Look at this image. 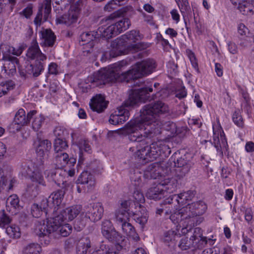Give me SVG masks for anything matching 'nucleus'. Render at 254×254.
Returning <instances> with one entry per match:
<instances>
[{
    "instance_id": "46",
    "label": "nucleus",
    "mask_w": 254,
    "mask_h": 254,
    "mask_svg": "<svg viewBox=\"0 0 254 254\" xmlns=\"http://www.w3.org/2000/svg\"><path fill=\"white\" fill-rule=\"evenodd\" d=\"M68 147L67 143L65 139L56 138L54 142V150L55 152L64 151L63 150Z\"/></svg>"
},
{
    "instance_id": "57",
    "label": "nucleus",
    "mask_w": 254,
    "mask_h": 254,
    "mask_svg": "<svg viewBox=\"0 0 254 254\" xmlns=\"http://www.w3.org/2000/svg\"><path fill=\"white\" fill-rule=\"evenodd\" d=\"M134 220L141 225H144L147 221L148 217L146 214L140 215L139 214H134Z\"/></svg>"
},
{
    "instance_id": "59",
    "label": "nucleus",
    "mask_w": 254,
    "mask_h": 254,
    "mask_svg": "<svg viewBox=\"0 0 254 254\" xmlns=\"http://www.w3.org/2000/svg\"><path fill=\"white\" fill-rule=\"evenodd\" d=\"M96 251H99L101 254H110L112 253L109 247L104 242L100 244L99 249Z\"/></svg>"
},
{
    "instance_id": "25",
    "label": "nucleus",
    "mask_w": 254,
    "mask_h": 254,
    "mask_svg": "<svg viewBox=\"0 0 254 254\" xmlns=\"http://www.w3.org/2000/svg\"><path fill=\"white\" fill-rule=\"evenodd\" d=\"M65 192L63 190H59L53 192L48 197L50 202L54 204V212H58L60 205L63 200Z\"/></svg>"
},
{
    "instance_id": "7",
    "label": "nucleus",
    "mask_w": 254,
    "mask_h": 254,
    "mask_svg": "<svg viewBox=\"0 0 254 254\" xmlns=\"http://www.w3.org/2000/svg\"><path fill=\"white\" fill-rule=\"evenodd\" d=\"M207 209L206 204L202 200H198L190 203L187 204L183 207V214L184 217H188L189 221L187 223L191 226L194 224H199L203 221V217L197 218V216L204 214Z\"/></svg>"
},
{
    "instance_id": "14",
    "label": "nucleus",
    "mask_w": 254,
    "mask_h": 254,
    "mask_svg": "<svg viewBox=\"0 0 254 254\" xmlns=\"http://www.w3.org/2000/svg\"><path fill=\"white\" fill-rule=\"evenodd\" d=\"M26 56L28 59L36 60V61H44L47 59L46 56L43 54L40 49L36 38L32 40L27 49Z\"/></svg>"
},
{
    "instance_id": "39",
    "label": "nucleus",
    "mask_w": 254,
    "mask_h": 254,
    "mask_svg": "<svg viewBox=\"0 0 254 254\" xmlns=\"http://www.w3.org/2000/svg\"><path fill=\"white\" fill-rule=\"evenodd\" d=\"M41 251L40 245L37 243H31L25 247L23 252L24 254H40Z\"/></svg>"
},
{
    "instance_id": "33",
    "label": "nucleus",
    "mask_w": 254,
    "mask_h": 254,
    "mask_svg": "<svg viewBox=\"0 0 254 254\" xmlns=\"http://www.w3.org/2000/svg\"><path fill=\"white\" fill-rule=\"evenodd\" d=\"M53 205L50 202L49 199L46 198L43 199L39 205L42 209L43 212L46 214V215H51V217L54 216H57L58 212H54Z\"/></svg>"
},
{
    "instance_id": "17",
    "label": "nucleus",
    "mask_w": 254,
    "mask_h": 254,
    "mask_svg": "<svg viewBox=\"0 0 254 254\" xmlns=\"http://www.w3.org/2000/svg\"><path fill=\"white\" fill-rule=\"evenodd\" d=\"M81 210L80 205H73L63 210L56 216L59 217V220L71 221L76 218Z\"/></svg>"
},
{
    "instance_id": "63",
    "label": "nucleus",
    "mask_w": 254,
    "mask_h": 254,
    "mask_svg": "<svg viewBox=\"0 0 254 254\" xmlns=\"http://www.w3.org/2000/svg\"><path fill=\"white\" fill-rule=\"evenodd\" d=\"M58 65L55 63H51L48 67V72L51 74H57L58 71L57 69Z\"/></svg>"
},
{
    "instance_id": "18",
    "label": "nucleus",
    "mask_w": 254,
    "mask_h": 254,
    "mask_svg": "<svg viewBox=\"0 0 254 254\" xmlns=\"http://www.w3.org/2000/svg\"><path fill=\"white\" fill-rule=\"evenodd\" d=\"M55 162L56 167L61 168L66 164H69L70 167L73 166L76 163V159L74 158H69L68 155L66 153L61 151L55 152Z\"/></svg>"
},
{
    "instance_id": "20",
    "label": "nucleus",
    "mask_w": 254,
    "mask_h": 254,
    "mask_svg": "<svg viewBox=\"0 0 254 254\" xmlns=\"http://www.w3.org/2000/svg\"><path fill=\"white\" fill-rule=\"evenodd\" d=\"M77 185H83L86 187L87 191L93 190L95 185L94 177L88 171H83L76 181Z\"/></svg>"
},
{
    "instance_id": "36",
    "label": "nucleus",
    "mask_w": 254,
    "mask_h": 254,
    "mask_svg": "<svg viewBox=\"0 0 254 254\" xmlns=\"http://www.w3.org/2000/svg\"><path fill=\"white\" fill-rule=\"evenodd\" d=\"M47 177L50 179H51L54 181L59 186H61V185H64V182H65L64 180V177L62 175V171H51L49 173Z\"/></svg>"
},
{
    "instance_id": "1",
    "label": "nucleus",
    "mask_w": 254,
    "mask_h": 254,
    "mask_svg": "<svg viewBox=\"0 0 254 254\" xmlns=\"http://www.w3.org/2000/svg\"><path fill=\"white\" fill-rule=\"evenodd\" d=\"M168 105L158 101L143 106L139 118L128 122L124 131L133 142H142L147 138H152L161 133L162 123L159 116L168 113Z\"/></svg>"
},
{
    "instance_id": "29",
    "label": "nucleus",
    "mask_w": 254,
    "mask_h": 254,
    "mask_svg": "<svg viewBox=\"0 0 254 254\" xmlns=\"http://www.w3.org/2000/svg\"><path fill=\"white\" fill-rule=\"evenodd\" d=\"M78 18L77 13L74 11H71L68 13H65L56 18V21L59 24H65L70 25L71 24L76 21Z\"/></svg>"
},
{
    "instance_id": "4",
    "label": "nucleus",
    "mask_w": 254,
    "mask_h": 254,
    "mask_svg": "<svg viewBox=\"0 0 254 254\" xmlns=\"http://www.w3.org/2000/svg\"><path fill=\"white\" fill-rule=\"evenodd\" d=\"M168 145L162 141L153 142L150 145L138 148L135 152V157L139 161L145 162L153 161L158 158L163 160L171 153Z\"/></svg>"
},
{
    "instance_id": "37",
    "label": "nucleus",
    "mask_w": 254,
    "mask_h": 254,
    "mask_svg": "<svg viewBox=\"0 0 254 254\" xmlns=\"http://www.w3.org/2000/svg\"><path fill=\"white\" fill-rule=\"evenodd\" d=\"M6 233L9 237L13 239L19 238L21 236L19 227L14 224L7 226L6 228Z\"/></svg>"
},
{
    "instance_id": "10",
    "label": "nucleus",
    "mask_w": 254,
    "mask_h": 254,
    "mask_svg": "<svg viewBox=\"0 0 254 254\" xmlns=\"http://www.w3.org/2000/svg\"><path fill=\"white\" fill-rule=\"evenodd\" d=\"M174 163V166L177 167L176 170L178 176L181 178H183L188 173L191 167L190 162L185 160L184 158L180 156V153H175L169 159L167 165Z\"/></svg>"
},
{
    "instance_id": "15",
    "label": "nucleus",
    "mask_w": 254,
    "mask_h": 254,
    "mask_svg": "<svg viewBox=\"0 0 254 254\" xmlns=\"http://www.w3.org/2000/svg\"><path fill=\"white\" fill-rule=\"evenodd\" d=\"M129 116L128 110L122 106L110 115L109 122L114 125L122 124L128 119Z\"/></svg>"
},
{
    "instance_id": "40",
    "label": "nucleus",
    "mask_w": 254,
    "mask_h": 254,
    "mask_svg": "<svg viewBox=\"0 0 254 254\" xmlns=\"http://www.w3.org/2000/svg\"><path fill=\"white\" fill-rule=\"evenodd\" d=\"M183 207L180 209L179 210L176 211L173 213H171L170 216V219L174 223H179L180 221L185 220L186 222L189 221L188 217H184V215L183 214Z\"/></svg>"
},
{
    "instance_id": "28",
    "label": "nucleus",
    "mask_w": 254,
    "mask_h": 254,
    "mask_svg": "<svg viewBox=\"0 0 254 254\" xmlns=\"http://www.w3.org/2000/svg\"><path fill=\"white\" fill-rule=\"evenodd\" d=\"M43 61H35L34 64H28L26 67V71L28 74L36 77L39 76L44 70Z\"/></svg>"
},
{
    "instance_id": "27",
    "label": "nucleus",
    "mask_w": 254,
    "mask_h": 254,
    "mask_svg": "<svg viewBox=\"0 0 254 254\" xmlns=\"http://www.w3.org/2000/svg\"><path fill=\"white\" fill-rule=\"evenodd\" d=\"M159 184L163 188V191H166L168 193L173 192L177 187V180L173 178H166L164 180H161Z\"/></svg>"
},
{
    "instance_id": "53",
    "label": "nucleus",
    "mask_w": 254,
    "mask_h": 254,
    "mask_svg": "<svg viewBox=\"0 0 254 254\" xmlns=\"http://www.w3.org/2000/svg\"><path fill=\"white\" fill-rule=\"evenodd\" d=\"M31 212L34 217L38 218L41 216L43 211L38 204L34 203L31 206Z\"/></svg>"
},
{
    "instance_id": "54",
    "label": "nucleus",
    "mask_w": 254,
    "mask_h": 254,
    "mask_svg": "<svg viewBox=\"0 0 254 254\" xmlns=\"http://www.w3.org/2000/svg\"><path fill=\"white\" fill-rule=\"evenodd\" d=\"M232 119L235 124L239 127H242L243 126V120L239 111L234 112L233 114Z\"/></svg>"
},
{
    "instance_id": "49",
    "label": "nucleus",
    "mask_w": 254,
    "mask_h": 254,
    "mask_svg": "<svg viewBox=\"0 0 254 254\" xmlns=\"http://www.w3.org/2000/svg\"><path fill=\"white\" fill-rule=\"evenodd\" d=\"M114 229L113 225L109 220H104L102 223L101 232L104 236L107 235L108 232Z\"/></svg>"
},
{
    "instance_id": "56",
    "label": "nucleus",
    "mask_w": 254,
    "mask_h": 254,
    "mask_svg": "<svg viewBox=\"0 0 254 254\" xmlns=\"http://www.w3.org/2000/svg\"><path fill=\"white\" fill-rule=\"evenodd\" d=\"M0 227H3L5 225L8 224L11 221L9 217L5 214L4 210L0 211Z\"/></svg>"
},
{
    "instance_id": "31",
    "label": "nucleus",
    "mask_w": 254,
    "mask_h": 254,
    "mask_svg": "<svg viewBox=\"0 0 254 254\" xmlns=\"http://www.w3.org/2000/svg\"><path fill=\"white\" fill-rule=\"evenodd\" d=\"M91 247V242L88 237L81 239L76 248L77 254H87Z\"/></svg>"
},
{
    "instance_id": "13",
    "label": "nucleus",
    "mask_w": 254,
    "mask_h": 254,
    "mask_svg": "<svg viewBox=\"0 0 254 254\" xmlns=\"http://www.w3.org/2000/svg\"><path fill=\"white\" fill-rule=\"evenodd\" d=\"M195 194L193 191L189 190L178 194H174L164 200V204H172L174 202H177L179 205L188 204L194 198Z\"/></svg>"
},
{
    "instance_id": "5",
    "label": "nucleus",
    "mask_w": 254,
    "mask_h": 254,
    "mask_svg": "<svg viewBox=\"0 0 254 254\" xmlns=\"http://www.w3.org/2000/svg\"><path fill=\"white\" fill-rule=\"evenodd\" d=\"M140 39V35L138 31L131 30L127 32L119 39H117L112 42L111 46L113 49L110 51V56L113 57L118 56L119 55L115 54L114 51L115 50H118L121 45L128 47V49L132 52H137L146 49L147 45L144 43L132 44L135 43Z\"/></svg>"
},
{
    "instance_id": "41",
    "label": "nucleus",
    "mask_w": 254,
    "mask_h": 254,
    "mask_svg": "<svg viewBox=\"0 0 254 254\" xmlns=\"http://www.w3.org/2000/svg\"><path fill=\"white\" fill-rule=\"evenodd\" d=\"M6 204L7 206L10 205L14 209L18 210H20L22 207L20 204L19 199L16 194L9 196L7 199Z\"/></svg>"
},
{
    "instance_id": "42",
    "label": "nucleus",
    "mask_w": 254,
    "mask_h": 254,
    "mask_svg": "<svg viewBox=\"0 0 254 254\" xmlns=\"http://www.w3.org/2000/svg\"><path fill=\"white\" fill-rule=\"evenodd\" d=\"M104 237L109 241L117 244H119L123 240L122 235L114 229L108 232L107 235H104Z\"/></svg>"
},
{
    "instance_id": "44",
    "label": "nucleus",
    "mask_w": 254,
    "mask_h": 254,
    "mask_svg": "<svg viewBox=\"0 0 254 254\" xmlns=\"http://www.w3.org/2000/svg\"><path fill=\"white\" fill-rule=\"evenodd\" d=\"M14 85V82L11 80L1 83L0 84V97L5 95L8 91L12 89Z\"/></svg>"
},
{
    "instance_id": "34",
    "label": "nucleus",
    "mask_w": 254,
    "mask_h": 254,
    "mask_svg": "<svg viewBox=\"0 0 254 254\" xmlns=\"http://www.w3.org/2000/svg\"><path fill=\"white\" fill-rule=\"evenodd\" d=\"M98 38L99 34L98 32H83L80 35L79 42H85V43L82 44L83 45L87 44L92 46V43H90V42Z\"/></svg>"
},
{
    "instance_id": "12",
    "label": "nucleus",
    "mask_w": 254,
    "mask_h": 254,
    "mask_svg": "<svg viewBox=\"0 0 254 254\" xmlns=\"http://www.w3.org/2000/svg\"><path fill=\"white\" fill-rule=\"evenodd\" d=\"M83 213L91 221L96 222L100 220L103 215L104 208L100 202L91 203L85 206Z\"/></svg>"
},
{
    "instance_id": "43",
    "label": "nucleus",
    "mask_w": 254,
    "mask_h": 254,
    "mask_svg": "<svg viewBox=\"0 0 254 254\" xmlns=\"http://www.w3.org/2000/svg\"><path fill=\"white\" fill-rule=\"evenodd\" d=\"M190 238L194 242L195 241H202L205 244H207L206 237L202 236V230L199 227H196L193 229V234Z\"/></svg>"
},
{
    "instance_id": "58",
    "label": "nucleus",
    "mask_w": 254,
    "mask_h": 254,
    "mask_svg": "<svg viewBox=\"0 0 254 254\" xmlns=\"http://www.w3.org/2000/svg\"><path fill=\"white\" fill-rule=\"evenodd\" d=\"M33 13V6L31 4H29L22 11L19 12V14L24 16L25 18H29Z\"/></svg>"
},
{
    "instance_id": "61",
    "label": "nucleus",
    "mask_w": 254,
    "mask_h": 254,
    "mask_svg": "<svg viewBox=\"0 0 254 254\" xmlns=\"http://www.w3.org/2000/svg\"><path fill=\"white\" fill-rule=\"evenodd\" d=\"M119 5L118 4L117 1H115V0H112L104 6V9L105 11L110 12L116 8Z\"/></svg>"
},
{
    "instance_id": "35",
    "label": "nucleus",
    "mask_w": 254,
    "mask_h": 254,
    "mask_svg": "<svg viewBox=\"0 0 254 254\" xmlns=\"http://www.w3.org/2000/svg\"><path fill=\"white\" fill-rule=\"evenodd\" d=\"M38 168L31 161L24 162L21 165V173L24 175H28L29 177Z\"/></svg>"
},
{
    "instance_id": "62",
    "label": "nucleus",
    "mask_w": 254,
    "mask_h": 254,
    "mask_svg": "<svg viewBox=\"0 0 254 254\" xmlns=\"http://www.w3.org/2000/svg\"><path fill=\"white\" fill-rule=\"evenodd\" d=\"M186 52L192 66L195 68L197 67V63L196 62V60L194 54L189 50H187Z\"/></svg>"
},
{
    "instance_id": "2",
    "label": "nucleus",
    "mask_w": 254,
    "mask_h": 254,
    "mask_svg": "<svg viewBox=\"0 0 254 254\" xmlns=\"http://www.w3.org/2000/svg\"><path fill=\"white\" fill-rule=\"evenodd\" d=\"M156 66L153 59H147L137 63L134 66L127 71L121 72L120 64H116L108 69L99 71L96 78L103 84L115 82H131L134 86L140 87L144 83L141 78L142 76L151 74Z\"/></svg>"
},
{
    "instance_id": "24",
    "label": "nucleus",
    "mask_w": 254,
    "mask_h": 254,
    "mask_svg": "<svg viewBox=\"0 0 254 254\" xmlns=\"http://www.w3.org/2000/svg\"><path fill=\"white\" fill-rule=\"evenodd\" d=\"M52 148L51 142L47 139L39 140L36 146V152L38 156L44 157L48 156Z\"/></svg>"
},
{
    "instance_id": "45",
    "label": "nucleus",
    "mask_w": 254,
    "mask_h": 254,
    "mask_svg": "<svg viewBox=\"0 0 254 254\" xmlns=\"http://www.w3.org/2000/svg\"><path fill=\"white\" fill-rule=\"evenodd\" d=\"M75 144L78 146L80 152L84 151L89 153L91 152V149L90 145L89 144L88 141L85 139H79L75 142Z\"/></svg>"
},
{
    "instance_id": "55",
    "label": "nucleus",
    "mask_w": 254,
    "mask_h": 254,
    "mask_svg": "<svg viewBox=\"0 0 254 254\" xmlns=\"http://www.w3.org/2000/svg\"><path fill=\"white\" fill-rule=\"evenodd\" d=\"M177 236V233L175 231L169 230L164 234L163 241L165 243H169L174 240Z\"/></svg>"
},
{
    "instance_id": "48",
    "label": "nucleus",
    "mask_w": 254,
    "mask_h": 254,
    "mask_svg": "<svg viewBox=\"0 0 254 254\" xmlns=\"http://www.w3.org/2000/svg\"><path fill=\"white\" fill-rule=\"evenodd\" d=\"M194 244V242L190 238L189 239L187 237L183 238L179 244V247L182 250H187L192 247Z\"/></svg>"
},
{
    "instance_id": "52",
    "label": "nucleus",
    "mask_w": 254,
    "mask_h": 254,
    "mask_svg": "<svg viewBox=\"0 0 254 254\" xmlns=\"http://www.w3.org/2000/svg\"><path fill=\"white\" fill-rule=\"evenodd\" d=\"M44 122V118L41 116H35L32 121V126L33 129L35 131L38 130Z\"/></svg>"
},
{
    "instance_id": "64",
    "label": "nucleus",
    "mask_w": 254,
    "mask_h": 254,
    "mask_svg": "<svg viewBox=\"0 0 254 254\" xmlns=\"http://www.w3.org/2000/svg\"><path fill=\"white\" fill-rule=\"evenodd\" d=\"M228 50L230 53L235 54L238 52L237 45L233 42H229L228 43Z\"/></svg>"
},
{
    "instance_id": "6",
    "label": "nucleus",
    "mask_w": 254,
    "mask_h": 254,
    "mask_svg": "<svg viewBox=\"0 0 254 254\" xmlns=\"http://www.w3.org/2000/svg\"><path fill=\"white\" fill-rule=\"evenodd\" d=\"M132 11L133 8L131 6L124 7L111 13L110 15L104 17L101 20V24L105 26L106 24L111 23L112 25L114 27L116 34L118 35L127 29L130 25L129 19L120 18V17L131 12Z\"/></svg>"
},
{
    "instance_id": "60",
    "label": "nucleus",
    "mask_w": 254,
    "mask_h": 254,
    "mask_svg": "<svg viewBox=\"0 0 254 254\" xmlns=\"http://www.w3.org/2000/svg\"><path fill=\"white\" fill-rule=\"evenodd\" d=\"M133 197L135 201L139 203L144 201V197L143 194L138 190H135L133 193Z\"/></svg>"
},
{
    "instance_id": "3",
    "label": "nucleus",
    "mask_w": 254,
    "mask_h": 254,
    "mask_svg": "<svg viewBox=\"0 0 254 254\" xmlns=\"http://www.w3.org/2000/svg\"><path fill=\"white\" fill-rule=\"evenodd\" d=\"M64 221L54 216L47 218L46 221H37L35 224L34 233L40 238L52 234L55 237H67L71 233L72 227L68 224L64 225Z\"/></svg>"
},
{
    "instance_id": "9",
    "label": "nucleus",
    "mask_w": 254,
    "mask_h": 254,
    "mask_svg": "<svg viewBox=\"0 0 254 254\" xmlns=\"http://www.w3.org/2000/svg\"><path fill=\"white\" fill-rule=\"evenodd\" d=\"M171 172V168L166 163L162 162L161 164L153 163L149 165L144 171V176L146 179H156L168 174Z\"/></svg>"
},
{
    "instance_id": "8",
    "label": "nucleus",
    "mask_w": 254,
    "mask_h": 254,
    "mask_svg": "<svg viewBox=\"0 0 254 254\" xmlns=\"http://www.w3.org/2000/svg\"><path fill=\"white\" fill-rule=\"evenodd\" d=\"M152 91L153 88L151 87H142L139 89H134L132 90L128 98L124 102V105L125 107H134L139 102L145 100H150L148 95L149 92Z\"/></svg>"
},
{
    "instance_id": "51",
    "label": "nucleus",
    "mask_w": 254,
    "mask_h": 254,
    "mask_svg": "<svg viewBox=\"0 0 254 254\" xmlns=\"http://www.w3.org/2000/svg\"><path fill=\"white\" fill-rule=\"evenodd\" d=\"M164 201L161 204V208H157L156 209V212L157 214L161 215L163 212L165 210V214H169L171 213H172L173 211H174V208L172 207H170V204H164Z\"/></svg>"
},
{
    "instance_id": "32",
    "label": "nucleus",
    "mask_w": 254,
    "mask_h": 254,
    "mask_svg": "<svg viewBox=\"0 0 254 254\" xmlns=\"http://www.w3.org/2000/svg\"><path fill=\"white\" fill-rule=\"evenodd\" d=\"M103 25L101 27H100L98 29V33L99 37H101L106 40L109 39L112 37L116 36V33L115 31L114 27L111 25L107 28H104Z\"/></svg>"
},
{
    "instance_id": "26",
    "label": "nucleus",
    "mask_w": 254,
    "mask_h": 254,
    "mask_svg": "<svg viewBox=\"0 0 254 254\" xmlns=\"http://www.w3.org/2000/svg\"><path fill=\"white\" fill-rule=\"evenodd\" d=\"M39 33L41 34V38L44 40L43 43L40 44L42 46H53L56 41V37L51 29L40 31Z\"/></svg>"
},
{
    "instance_id": "11",
    "label": "nucleus",
    "mask_w": 254,
    "mask_h": 254,
    "mask_svg": "<svg viewBox=\"0 0 254 254\" xmlns=\"http://www.w3.org/2000/svg\"><path fill=\"white\" fill-rule=\"evenodd\" d=\"M36 114V111L33 110L25 116V111L23 109H19L16 113L13 122L10 125V128L13 129V131H18L21 127L27 125L33 116Z\"/></svg>"
},
{
    "instance_id": "23",
    "label": "nucleus",
    "mask_w": 254,
    "mask_h": 254,
    "mask_svg": "<svg viewBox=\"0 0 254 254\" xmlns=\"http://www.w3.org/2000/svg\"><path fill=\"white\" fill-rule=\"evenodd\" d=\"M44 169V161H41L38 168L29 177L30 180L33 184L42 186H46V182L42 174V171Z\"/></svg>"
},
{
    "instance_id": "22",
    "label": "nucleus",
    "mask_w": 254,
    "mask_h": 254,
    "mask_svg": "<svg viewBox=\"0 0 254 254\" xmlns=\"http://www.w3.org/2000/svg\"><path fill=\"white\" fill-rule=\"evenodd\" d=\"M146 197L150 199L160 200L164 197L163 188L161 187L159 183L150 187L146 193Z\"/></svg>"
},
{
    "instance_id": "21",
    "label": "nucleus",
    "mask_w": 254,
    "mask_h": 254,
    "mask_svg": "<svg viewBox=\"0 0 254 254\" xmlns=\"http://www.w3.org/2000/svg\"><path fill=\"white\" fill-rule=\"evenodd\" d=\"M90 106L93 111L100 113L106 109L107 102L105 101L104 96L99 94L92 98Z\"/></svg>"
},
{
    "instance_id": "16",
    "label": "nucleus",
    "mask_w": 254,
    "mask_h": 254,
    "mask_svg": "<svg viewBox=\"0 0 254 254\" xmlns=\"http://www.w3.org/2000/svg\"><path fill=\"white\" fill-rule=\"evenodd\" d=\"M51 1L52 0H45L43 4L39 7L37 15L34 20V23L37 28L40 26L42 24L43 10L44 8V20L45 21L47 20L51 11Z\"/></svg>"
},
{
    "instance_id": "38",
    "label": "nucleus",
    "mask_w": 254,
    "mask_h": 254,
    "mask_svg": "<svg viewBox=\"0 0 254 254\" xmlns=\"http://www.w3.org/2000/svg\"><path fill=\"white\" fill-rule=\"evenodd\" d=\"M237 8L244 15L253 14L254 12V5L244 1L241 4L238 5Z\"/></svg>"
},
{
    "instance_id": "50",
    "label": "nucleus",
    "mask_w": 254,
    "mask_h": 254,
    "mask_svg": "<svg viewBox=\"0 0 254 254\" xmlns=\"http://www.w3.org/2000/svg\"><path fill=\"white\" fill-rule=\"evenodd\" d=\"M181 2L182 5L180 9L184 17H185L186 15L191 13V8L188 0H181Z\"/></svg>"
},
{
    "instance_id": "47",
    "label": "nucleus",
    "mask_w": 254,
    "mask_h": 254,
    "mask_svg": "<svg viewBox=\"0 0 254 254\" xmlns=\"http://www.w3.org/2000/svg\"><path fill=\"white\" fill-rule=\"evenodd\" d=\"M39 186L33 183L28 185L26 189L27 193L32 197H36L40 191Z\"/></svg>"
},
{
    "instance_id": "30",
    "label": "nucleus",
    "mask_w": 254,
    "mask_h": 254,
    "mask_svg": "<svg viewBox=\"0 0 254 254\" xmlns=\"http://www.w3.org/2000/svg\"><path fill=\"white\" fill-rule=\"evenodd\" d=\"M123 231L129 238L132 239L134 242H137L140 240L138 235L135 232L134 227L128 222L122 224L121 227Z\"/></svg>"
},
{
    "instance_id": "19",
    "label": "nucleus",
    "mask_w": 254,
    "mask_h": 254,
    "mask_svg": "<svg viewBox=\"0 0 254 254\" xmlns=\"http://www.w3.org/2000/svg\"><path fill=\"white\" fill-rule=\"evenodd\" d=\"M0 48L2 49V52L3 57L2 60L8 63L6 64L7 66H6L5 65H4L3 66V68H4L5 71H7L6 68H16V66L18 67V66H19L18 59L16 57H13L8 54H6L5 52L3 51V49L5 48L6 50H7L8 53H11V47L7 45H1L0 46Z\"/></svg>"
}]
</instances>
